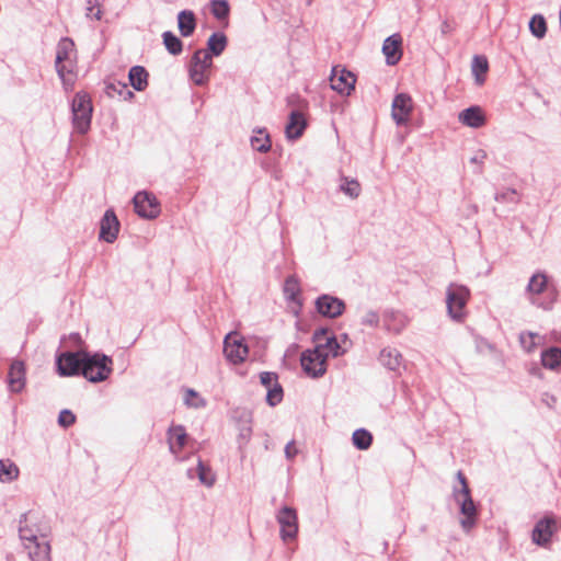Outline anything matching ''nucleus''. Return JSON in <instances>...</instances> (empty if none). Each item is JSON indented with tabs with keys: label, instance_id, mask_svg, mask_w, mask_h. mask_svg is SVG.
Segmentation results:
<instances>
[{
	"label": "nucleus",
	"instance_id": "nucleus-1",
	"mask_svg": "<svg viewBox=\"0 0 561 561\" xmlns=\"http://www.w3.org/2000/svg\"><path fill=\"white\" fill-rule=\"evenodd\" d=\"M76 64L77 53L73 41L69 37L61 38L57 45L55 67L67 89L73 83Z\"/></svg>",
	"mask_w": 561,
	"mask_h": 561
},
{
	"label": "nucleus",
	"instance_id": "nucleus-2",
	"mask_svg": "<svg viewBox=\"0 0 561 561\" xmlns=\"http://www.w3.org/2000/svg\"><path fill=\"white\" fill-rule=\"evenodd\" d=\"M459 488H454L453 497L458 504L462 518L460 525L465 531H469L477 523V507L471 497L467 479L461 471L457 472Z\"/></svg>",
	"mask_w": 561,
	"mask_h": 561
},
{
	"label": "nucleus",
	"instance_id": "nucleus-3",
	"mask_svg": "<svg viewBox=\"0 0 561 561\" xmlns=\"http://www.w3.org/2000/svg\"><path fill=\"white\" fill-rule=\"evenodd\" d=\"M526 295L531 305L545 310L551 309L556 300L554 294L550 290L547 275L540 272L530 277Z\"/></svg>",
	"mask_w": 561,
	"mask_h": 561
},
{
	"label": "nucleus",
	"instance_id": "nucleus-4",
	"mask_svg": "<svg viewBox=\"0 0 561 561\" xmlns=\"http://www.w3.org/2000/svg\"><path fill=\"white\" fill-rule=\"evenodd\" d=\"M113 360L103 354H83L81 374L91 382L105 380L112 373Z\"/></svg>",
	"mask_w": 561,
	"mask_h": 561
},
{
	"label": "nucleus",
	"instance_id": "nucleus-5",
	"mask_svg": "<svg viewBox=\"0 0 561 561\" xmlns=\"http://www.w3.org/2000/svg\"><path fill=\"white\" fill-rule=\"evenodd\" d=\"M92 104L88 94L77 93L72 100V123L79 134H85L91 124Z\"/></svg>",
	"mask_w": 561,
	"mask_h": 561
},
{
	"label": "nucleus",
	"instance_id": "nucleus-6",
	"mask_svg": "<svg viewBox=\"0 0 561 561\" xmlns=\"http://www.w3.org/2000/svg\"><path fill=\"white\" fill-rule=\"evenodd\" d=\"M470 297L468 287L451 283L446 289V304L449 316L454 320H461L465 317V308Z\"/></svg>",
	"mask_w": 561,
	"mask_h": 561
},
{
	"label": "nucleus",
	"instance_id": "nucleus-7",
	"mask_svg": "<svg viewBox=\"0 0 561 561\" xmlns=\"http://www.w3.org/2000/svg\"><path fill=\"white\" fill-rule=\"evenodd\" d=\"M213 59L207 50L198 49L194 53L190 64V78L197 85H204L209 78Z\"/></svg>",
	"mask_w": 561,
	"mask_h": 561
},
{
	"label": "nucleus",
	"instance_id": "nucleus-8",
	"mask_svg": "<svg viewBox=\"0 0 561 561\" xmlns=\"http://www.w3.org/2000/svg\"><path fill=\"white\" fill-rule=\"evenodd\" d=\"M300 364L304 371L311 378H319L327 371L325 355L316 346L301 353Z\"/></svg>",
	"mask_w": 561,
	"mask_h": 561
},
{
	"label": "nucleus",
	"instance_id": "nucleus-9",
	"mask_svg": "<svg viewBox=\"0 0 561 561\" xmlns=\"http://www.w3.org/2000/svg\"><path fill=\"white\" fill-rule=\"evenodd\" d=\"M224 354L231 364H241L249 354L248 346L243 343V337L237 332H231L224 340Z\"/></svg>",
	"mask_w": 561,
	"mask_h": 561
},
{
	"label": "nucleus",
	"instance_id": "nucleus-10",
	"mask_svg": "<svg viewBox=\"0 0 561 561\" xmlns=\"http://www.w3.org/2000/svg\"><path fill=\"white\" fill-rule=\"evenodd\" d=\"M280 526V537L284 541L296 538L298 533V518L294 508L284 506L276 515Z\"/></svg>",
	"mask_w": 561,
	"mask_h": 561
},
{
	"label": "nucleus",
	"instance_id": "nucleus-11",
	"mask_svg": "<svg viewBox=\"0 0 561 561\" xmlns=\"http://www.w3.org/2000/svg\"><path fill=\"white\" fill-rule=\"evenodd\" d=\"M313 341L316 343L314 346L320 350L322 355H325V359H328L329 356L336 357L344 352L336 337L334 335H330L327 329L316 330L313 333Z\"/></svg>",
	"mask_w": 561,
	"mask_h": 561
},
{
	"label": "nucleus",
	"instance_id": "nucleus-12",
	"mask_svg": "<svg viewBox=\"0 0 561 561\" xmlns=\"http://www.w3.org/2000/svg\"><path fill=\"white\" fill-rule=\"evenodd\" d=\"M133 202L136 213L142 218L153 219L160 214L159 203L147 192H138Z\"/></svg>",
	"mask_w": 561,
	"mask_h": 561
},
{
	"label": "nucleus",
	"instance_id": "nucleus-13",
	"mask_svg": "<svg viewBox=\"0 0 561 561\" xmlns=\"http://www.w3.org/2000/svg\"><path fill=\"white\" fill-rule=\"evenodd\" d=\"M413 111V102L409 94L399 93L392 102L391 116L397 125H404L409 122Z\"/></svg>",
	"mask_w": 561,
	"mask_h": 561
},
{
	"label": "nucleus",
	"instance_id": "nucleus-14",
	"mask_svg": "<svg viewBox=\"0 0 561 561\" xmlns=\"http://www.w3.org/2000/svg\"><path fill=\"white\" fill-rule=\"evenodd\" d=\"M355 76L345 69L334 67L330 77L331 88L340 94L348 95L354 90Z\"/></svg>",
	"mask_w": 561,
	"mask_h": 561
},
{
	"label": "nucleus",
	"instance_id": "nucleus-15",
	"mask_svg": "<svg viewBox=\"0 0 561 561\" xmlns=\"http://www.w3.org/2000/svg\"><path fill=\"white\" fill-rule=\"evenodd\" d=\"M84 353L67 352L57 358L58 371L61 376H71L81 373Z\"/></svg>",
	"mask_w": 561,
	"mask_h": 561
},
{
	"label": "nucleus",
	"instance_id": "nucleus-16",
	"mask_svg": "<svg viewBox=\"0 0 561 561\" xmlns=\"http://www.w3.org/2000/svg\"><path fill=\"white\" fill-rule=\"evenodd\" d=\"M556 530V519L553 517H543L537 522L531 534V539L538 546H546L550 542Z\"/></svg>",
	"mask_w": 561,
	"mask_h": 561
},
{
	"label": "nucleus",
	"instance_id": "nucleus-17",
	"mask_svg": "<svg viewBox=\"0 0 561 561\" xmlns=\"http://www.w3.org/2000/svg\"><path fill=\"white\" fill-rule=\"evenodd\" d=\"M316 307L319 313L329 318L341 316L345 309L343 300L329 295L319 297L316 301Z\"/></svg>",
	"mask_w": 561,
	"mask_h": 561
},
{
	"label": "nucleus",
	"instance_id": "nucleus-18",
	"mask_svg": "<svg viewBox=\"0 0 561 561\" xmlns=\"http://www.w3.org/2000/svg\"><path fill=\"white\" fill-rule=\"evenodd\" d=\"M382 54L389 66H394L400 61L402 57V37L400 34H393L383 41Z\"/></svg>",
	"mask_w": 561,
	"mask_h": 561
},
{
	"label": "nucleus",
	"instance_id": "nucleus-19",
	"mask_svg": "<svg viewBox=\"0 0 561 561\" xmlns=\"http://www.w3.org/2000/svg\"><path fill=\"white\" fill-rule=\"evenodd\" d=\"M119 230V222L115 213L111 209L106 210L100 226V238L108 243L116 240Z\"/></svg>",
	"mask_w": 561,
	"mask_h": 561
},
{
	"label": "nucleus",
	"instance_id": "nucleus-20",
	"mask_svg": "<svg viewBox=\"0 0 561 561\" xmlns=\"http://www.w3.org/2000/svg\"><path fill=\"white\" fill-rule=\"evenodd\" d=\"M382 324L387 332L400 334L409 324V319L400 311L388 310L382 316Z\"/></svg>",
	"mask_w": 561,
	"mask_h": 561
},
{
	"label": "nucleus",
	"instance_id": "nucleus-21",
	"mask_svg": "<svg viewBox=\"0 0 561 561\" xmlns=\"http://www.w3.org/2000/svg\"><path fill=\"white\" fill-rule=\"evenodd\" d=\"M458 119L461 124L471 128H480L485 124V116L480 106H470L461 111Z\"/></svg>",
	"mask_w": 561,
	"mask_h": 561
},
{
	"label": "nucleus",
	"instance_id": "nucleus-22",
	"mask_svg": "<svg viewBox=\"0 0 561 561\" xmlns=\"http://www.w3.org/2000/svg\"><path fill=\"white\" fill-rule=\"evenodd\" d=\"M307 126L306 119L299 111H291L285 133L288 139L299 138Z\"/></svg>",
	"mask_w": 561,
	"mask_h": 561
},
{
	"label": "nucleus",
	"instance_id": "nucleus-23",
	"mask_svg": "<svg viewBox=\"0 0 561 561\" xmlns=\"http://www.w3.org/2000/svg\"><path fill=\"white\" fill-rule=\"evenodd\" d=\"M8 380L12 391L19 392L23 389L25 385V368L22 362L16 360L11 364Z\"/></svg>",
	"mask_w": 561,
	"mask_h": 561
},
{
	"label": "nucleus",
	"instance_id": "nucleus-24",
	"mask_svg": "<svg viewBox=\"0 0 561 561\" xmlns=\"http://www.w3.org/2000/svg\"><path fill=\"white\" fill-rule=\"evenodd\" d=\"M186 432L183 426L178 425L173 426L169 430V448L170 451L174 455H178L179 451L185 446L186 444Z\"/></svg>",
	"mask_w": 561,
	"mask_h": 561
},
{
	"label": "nucleus",
	"instance_id": "nucleus-25",
	"mask_svg": "<svg viewBox=\"0 0 561 561\" xmlns=\"http://www.w3.org/2000/svg\"><path fill=\"white\" fill-rule=\"evenodd\" d=\"M25 549L28 551L32 561H50V547L44 538L39 541H33Z\"/></svg>",
	"mask_w": 561,
	"mask_h": 561
},
{
	"label": "nucleus",
	"instance_id": "nucleus-26",
	"mask_svg": "<svg viewBox=\"0 0 561 561\" xmlns=\"http://www.w3.org/2000/svg\"><path fill=\"white\" fill-rule=\"evenodd\" d=\"M379 362L390 370H397L401 366L402 355L393 347H385L380 351Z\"/></svg>",
	"mask_w": 561,
	"mask_h": 561
},
{
	"label": "nucleus",
	"instance_id": "nucleus-27",
	"mask_svg": "<svg viewBox=\"0 0 561 561\" xmlns=\"http://www.w3.org/2000/svg\"><path fill=\"white\" fill-rule=\"evenodd\" d=\"M519 343L525 352L531 353L546 343V337L535 332H522Z\"/></svg>",
	"mask_w": 561,
	"mask_h": 561
},
{
	"label": "nucleus",
	"instance_id": "nucleus-28",
	"mask_svg": "<svg viewBox=\"0 0 561 561\" xmlns=\"http://www.w3.org/2000/svg\"><path fill=\"white\" fill-rule=\"evenodd\" d=\"M128 79L131 87L137 91H142L148 85V72L141 66H134L130 68Z\"/></svg>",
	"mask_w": 561,
	"mask_h": 561
},
{
	"label": "nucleus",
	"instance_id": "nucleus-29",
	"mask_svg": "<svg viewBox=\"0 0 561 561\" xmlns=\"http://www.w3.org/2000/svg\"><path fill=\"white\" fill-rule=\"evenodd\" d=\"M541 364L545 368L557 370L561 366V348L549 347L541 353Z\"/></svg>",
	"mask_w": 561,
	"mask_h": 561
},
{
	"label": "nucleus",
	"instance_id": "nucleus-30",
	"mask_svg": "<svg viewBox=\"0 0 561 561\" xmlns=\"http://www.w3.org/2000/svg\"><path fill=\"white\" fill-rule=\"evenodd\" d=\"M178 25L182 36L192 35L196 26L194 13L187 10L181 11L178 15Z\"/></svg>",
	"mask_w": 561,
	"mask_h": 561
},
{
	"label": "nucleus",
	"instance_id": "nucleus-31",
	"mask_svg": "<svg viewBox=\"0 0 561 561\" xmlns=\"http://www.w3.org/2000/svg\"><path fill=\"white\" fill-rule=\"evenodd\" d=\"M227 46V36L221 33H213L207 41V51L210 56H219L226 49Z\"/></svg>",
	"mask_w": 561,
	"mask_h": 561
},
{
	"label": "nucleus",
	"instance_id": "nucleus-32",
	"mask_svg": "<svg viewBox=\"0 0 561 561\" xmlns=\"http://www.w3.org/2000/svg\"><path fill=\"white\" fill-rule=\"evenodd\" d=\"M19 476V468L9 459L0 460V481L11 482Z\"/></svg>",
	"mask_w": 561,
	"mask_h": 561
},
{
	"label": "nucleus",
	"instance_id": "nucleus-33",
	"mask_svg": "<svg viewBox=\"0 0 561 561\" xmlns=\"http://www.w3.org/2000/svg\"><path fill=\"white\" fill-rule=\"evenodd\" d=\"M340 190L351 198H357L362 187L357 180L343 176L341 178Z\"/></svg>",
	"mask_w": 561,
	"mask_h": 561
},
{
	"label": "nucleus",
	"instance_id": "nucleus-34",
	"mask_svg": "<svg viewBox=\"0 0 561 561\" xmlns=\"http://www.w3.org/2000/svg\"><path fill=\"white\" fill-rule=\"evenodd\" d=\"M529 31L530 33L541 39L546 36L547 33V23L545 18L541 14H535L529 21Z\"/></svg>",
	"mask_w": 561,
	"mask_h": 561
},
{
	"label": "nucleus",
	"instance_id": "nucleus-35",
	"mask_svg": "<svg viewBox=\"0 0 561 561\" xmlns=\"http://www.w3.org/2000/svg\"><path fill=\"white\" fill-rule=\"evenodd\" d=\"M352 440L355 447H357L360 450H365L370 447L373 436L368 431L359 428L353 433Z\"/></svg>",
	"mask_w": 561,
	"mask_h": 561
},
{
	"label": "nucleus",
	"instance_id": "nucleus-36",
	"mask_svg": "<svg viewBox=\"0 0 561 561\" xmlns=\"http://www.w3.org/2000/svg\"><path fill=\"white\" fill-rule=\"evenodd\" d=\"M196 473L202 484L208 488L214 485L216 477L213 470L208 466H206L201 459L198 460L196 467Z\"/></svg>",
	"mask_w": 561,
	"mask_h": 561
},
{
	"label": "nucleus",
	"instance_id": "nucleus-37",
	"mask_svg": "<svg viewBox=\"0 0 561 561\" xmlns=\"http://www.w3.org/2000/svg\"><path fill=\"white\" fill-rule=\"evenodd\" d=\"M471 68L476 77V82L482 84L484 82L483 75L488 71L486 58L483 56H474Z\"/></svg>",
	"mask_w": 561,
	"mask_h": 561
},
{
	"label": "nucleus",
	"instance_id": "nucleus-38",
	"mask_svg": "<svg viewBox=\"0 0 561 561\" xmlns=\"http://www.w3.org/2000/svg\"><path fill=\"white\" fill-rule=\"evenodd\" d=\"M163 44L168 51L172 55H179L182 51V42L179 37H176L172 32H164L163 35Z\"/></svg>",
	"mask_w": 561,
	"mask_h": 561
},
{
	"label": "nucleus",
	"instance_id": "nucleus-39",
	"mask_svg": "<svg viewBox=\"0 0 561 561\" xmlns=\"http://www.w3.org/2000/svg\"><path fill=\"white\" fill-rule=\"evenodd\" d=\"M251 146L259 152H266L271 148V140L266 133L259 130L257 135L251 138Z\"/></svg>",
	"mask_w": 561,
	"mask_h": 561
},
{
	"label": "nucleus",
	"instance_id": "nucleus-40",
	"mask_svg": "<svg viewBox=\"0 0 561 561\" xmlns=\"http://www.w3.org/2000/svg\"><path fill=\"white\" fill-rule=\"evenodd\" d=\"M229 11L230 8L227 0H213L210 2V12L218 20L226 19L229 15Z\"/></svg>",
	"mask_w": 561,
	"mask_h": 561
},
{
	"label": "nucleus",
	"instance_id": "nucleus-41",
	"mask_svg": "<svg viewBox=\"0 0 561 561\" xmlns=\"http://www.w3.org/2000/svg\"><path fill=\"white\" fill-rule=\"evenodd\" d=\"M284 291L289 300L297 301L300 288L298 280L294 276H290L286 279Z\"/></svg>",
	"mask_w": 561,
	"mask_h": 561
},
{
	"label": "nucleus",
	"instance_id": "nucleus-42",
	"mask_svg": "<svg viewBox=\"0 0 561 561\" xmlns=\"http://www.w3.org/2000/svg\"><path fill=\"white\" fill-rule=\"evenodd\" d=\"M184 403L190 408H203L205 407V400L193 389L185 390Z\"/></svg>",
	"mask_w": 561,
	"mask_h": 561
},
{
	"label": "nucleus",
	"instance_id": "nucleus-43",
	"mask_svg": "<svg viewBox=\"0 0 561 561\" xmlns=\"http://www.w3.org/2000/svg\"><path fill=\"white\" fill-rule=\"evenodd\" d=\"M283 399V389L280 386L276 385L270 389H267L266 401L270 405L274 407L279 403Z\"/></svg>",
	"mask_w": 561,
	"mask_h": 561
},
{
	"label": "nucleus",
	"instance_id": "nucleus-44",
	"mask_svg": "<svg viewBox=\"0 0 561 561\" xmlns=\"http://www.w3.org/2000/svg\"><path fill=\"white\" fill-rule=\"evenodd\" d=\"M76 422V415L70 410H62L58 416V423L62 427H69Z\"/></svg>",
	"mask_w": 561,
	"mask_h": 561
},
{
	"label": "nucleus",
	"instance_id": "nucleus-45",
	"mask_svg": "<svg viewBox=\"0 0 561 561\" xmlns=\"http://www.w3.org/2000/svg\"><path fill=\"white\" fill-rule=\"evenodd\" d=\"M260 380L266 389L277 385V375L275 373L264 371L260 375Z\"/></svg>",
	"mask_w": 561,
	"mask_h": 561
},
{
	"label": "nucleus",
	"instance_id": "nucleus-46",
	"mask_svg": "<svg viewBox=\"0 0 561 561\" xmlns=\"http://www.w3.org/2000/svg\"><path fill=\"white\" fill-rule=\"evenodd\" d=\"M20 538L23 541L25 548H27V545L33 543V541H39L37 536L33 534V531L28 528H20Z\"/></svg>",
	"mask_w": 561,
	"mask_h": 561
},
{
	"label": "nucleus",
	"instance_id": "nucleus-47",
	"mask_svg": "<svg viewBox=\"0 0 561 561\" xmlns=\"http://www.w3.org/2000/svg\"><path fill=\"white\" fill-rule=\"evenodd\" d=\"M379 321H380V319H379L378 313L375 311H371V310L367 311L364 314V317L362 318V323L364 325H368V327H373V328L377 327L379 324Z\"/></svg>",
	"mask_w": 561,
	"mask_h": 561
},
{
	"label": "nucleus",
	"instance_id": "nucleus-48",
	"mask_svg": "<svg viewBox=\"0 0 561 561\" xmlns=\"http://www.w3.org/2000/svg\"><path fill=\"white\" fill-rule=\"evenodd\" d=\"M517 193L515 190H507L503 193H500V194H496L495 195V201L497 202H512V203H517L518 199L516 197Z\"/></svg>",
	"mask_w": 561,
	"mask_h": 561
},
{
	"label": "nucleus",
	"instance_id": "nucleus-49",
	"mask_svg": "<svg viewBox=\"0 0 561 561\" xmlns=\"http://www.w3.org/2000/svg\"><path fill=\"white\" fill-rule=\"evenodd\" d=\"M123 90H126V94H127L128 98H133L134 96V93L131 91L127 90V84H125V83H122V82L115 83V82H113V83H110L107 85V93L108 94H111L112 91L113 92H117V93L121 94Z\"/></svg>",
	"mask_w": 561,
	"mask_h": 561
},
{
	"label": "nucleus",
	"instance_id": "nucleus-50",
	"mask_svg": "<svg viewBox=\"0 0 561 561\" xmlns=\"http://www.w3.org/2000/svg\"><path fill=\"white\" fill-rule=\"evenodd\" d=\"M298 454V449L295 446V442H289L285 447V455L288 459H293Z\"/></svg>",
	"mask_w": 561,
	"mask_h": 561
},
{
	"label": "nucleus",
	"instance_id": "nucleus-51",
	"mask_svg": "<svg viewBox=\"0 0 561 561\" xmlns=\"http://www.w3.org/2000/svg\"><path fill=\"white\" fill-rule=\"evenodd\" d=\"M486 158V152L483 150H479L471 159L470 161L472 163H479L482 164L484 159Z\"/></svg>",
	"mask_w": 561,
	"mask_h": 561
},
{
	"label": "nucleus",
	"instance_id": "nucleus-52",
	"mask_svg": "<svg viewBox=\"0 0 561 561\" xmlns=\"http://www.w3.org/2000/svg\"><path fill=\"white\" fill-rule=\"evenodd\" d=\"M87 11H88V12H87V15H88V16L92 15L95 20H100V19H101V16H102V11H101V9H100V8H98V9H96V11H95V12H93V7H88V8H87Z\"/></svg>",
	"mask_w": 561,
	"mask_h": 561
},
{
	"label": "nucleus",
	"instance_id": "nucleus-53",
	"mask_svg": "<svg viewBox=\"0 0 561 561\" xmlns=\"http://www.w3.org/2000/svg\"><path fill=\"white\" fill-rule=\"evenodd\" d=\"M252 430L250 426H245L240 432V437L247 443L250 439Z\"/></svg>",
	"mask_w": 561,
	"mask_h": 561
}]
</instances>
